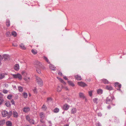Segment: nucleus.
<instances>
[{"instance_id":"f257e3e1","label":"nucleus","mask_w":126,"mask_h":126,"mask_svg":"<svg viewBox=\"0 0 126 126\" xmlns=\"http://www.w3.org/2000/svg\"><path fill=\"white\" fill-rule=\"evenodd\" d=\"M35 66L36 67V70L37 72L39 74L41 73V70L39 68H42V65L41 63L38 62H36L35 64Z\"/></svg>"},{"instance_id":"f03ea898","label":"nucleus","mask_w":126,"mask_h":126,"mask_svg":"<svg viewBox=\"0 0 126 126\" xmlns=\"http://www.w3.org/2000/svg\"><path fill=\"white\" fill-rule=\"evenodd\" d=\"M36 80L39 86H43V82L41 78L38 77H36Z\"/></svg>"},{"instance_id":"7ed1b4c3","label":"nucleus","mask_w":126,"mask_h":126,"mask_svg":"<svg viewBox=\"0 0 126 126\" xmlns=\"http://www.w3.org/2000/svg\"><path fill=\"white\" fill-rule=\"evenodd\" d=\"M39 116L41 118L40 121L42 123H45V121L43 120L45 118V115L43 112H41L39 113Z\"/></svg>"},{"instance_id":"20e7f679","label":"nucleus","mask_w":126,"mask_h":126,"mask_svg":"<svg viewBox=\"0 0 126 126\" xmlns=\"http://www.w3.org/2000/svg\"><path fill=\"white\" fill-rule=\"evenodd\" d=\"M10 56L7 54H4L3 55L2 60L4 61H7L10 60Z\"/></svg>"},{"instance_id":"39448f33","label":"nucleus","mask_w":126,"mask_h":126,"mask_svg":"<svg viewBox=\"0 0 126 126\" xmlns=\"http://www.w3.org/2000/svg\"><path fill=\"white\" fill-rule=\"evenodd\" d=\"M13 77L15 78H18L20 80H21L22 79V77L20 74L18 73L16 74H12Z\"/></svg>"},{"instance_id":"423d86ee","label":"nucleus","mask_w":126,"mask_h":126,"mask_svg":"<svg viewBox=\"0 0 126 126\" xmlns=\"http://www.w3.org/2000/svg\"><path fill=\"white\" fill-rule=\"evenodd\" d=\"M26 119L30 123L34 124V120L32 119H31L29 115H27L26 116Z\"/></svg>"},{"instance_id":"0eeeda50","label":"nucleus","mask_w":126,"mask_h":126,"mask_svg":"<svg viewBox=\"0 0 126 126\" xmlns=\"http://www.w3.org/2000/svg\"><path fill=\"white\" fill-rule=\"evenodd\" d=\"M78 84L80 86L84 87L87 86V85L85 83L82 81L79 82H78Z\"/></svg>"},{"instance_id":"6e6552de","label":"nucleus","mask_w":126,"mask_h":126,"mask_svg":"<svg viewBox=\"0 0 126 126\" xmlns=\"http://www.w3.org/2000/svg\"><path fill=\"white\" fill-rule=\"evenodd\" d=\"M111 97L110 96L108 97L107 98L106 103L107 104H110L111 101L112 100Z\"/></svg>"},{"instance_id":"1a4fd4ad","label":"nucleus","mask_w":126,"mask_h":126,"mask_svg":"<svg viewBox=\"0 0 126 126\" xmlns=\"http://www.w3.org/2000/svg\"><path fill=\"white\" fill-rule=\"evenodd\" d=\"M69 106L67 104L64 105L63 107V110H67L69 108Z\"/></svg>"},{"instance_id":"9d476101","label":"nucleus","mask_w":126,"mask_h":126,"mask_svg":"<svg viewBox=\"0 0 126 126\" xmlns=\"http://www.w3.org/2000/svg\"><path fill=\"white\" fill-rule=\"evenodd\" d=\"M30 110V108L28 107H25L23 108V111L25 113H27Z\"/></svg>"},{"instance_id":"9b49d317","label":"nucleus","mask_w":126,"mask_h":126,"mask_svg":"<svg viewBox=\"0 0 126 126\" xmlns=\"http://www.w3.org/2000/svg\"><path fill=\"white\" fill-rule=\"evenodd\" d=\"M2 114L3 117H6L8 116V112L5 110L2 112Z\"/></svg>"},{"instance_id":"f8f14e48","label":"nucleus","mask_w":126,"mask_h":126,"mask_svg":"<svg viewBox=\"0 0 126 126\" xmlns=\"http://www.w3.org/2000/svg\"><path fill=\"white\" fill-rule=\"evenodd\" d=\"M76 112V109L74 108H72L71 111V113L72 114H74Z\"/></svg>"},{"instance_id":"ddd939ff","label":"nucleus","mask_w":126,"mask_h":126,"mask_svg":"<svg viewBox=\"0 0 126 126\" xmlns=\"http://www.w3.org/2000/svg\"><path fill=\"white\" fill-rule=\"evenodd\" d=\"M13 115L14 117L15 118H17L18 116V115L17 112L15 111H13Z\"/></svg>"},{"instance_id":"4468645a","label":"nucleus","mask_w":126,"mask_h":126,"mask_svg":"<svg viewBox=\"0 0 126 126\" xmlns=\"http://www.w3.org/2000/svg\"><path fill=\"white\" fill-rule=\"evenodd\" d=\"M19 65L18 64H16L14 66V69L16 71L18 70L19 69Z\"/></svg>"},{"instance_id":"2eb2a0df","label":"nucleus","mask_w":126,"mask_h":126,"mask_svg":"<svg viewBox=\"0 0 126 126\" xmlns=\"http://www.w3.org/2000/svg\"><path fill=\"white\" fill-rule=\"evenodd\" d=\"M6 124L7 126H12V123L10 121H8L6 122Z\"/></svg>"},{"instance_id":"dca6fc26","label":"nucleus","mask_w":126,"mask_h":126,"mask_svg":"<svg viewBox=\"0 0 126 126\" xmlns=\"http://www.w3.org/2000/svg\"><path fill=\"white\" fill-rule=\"evenodd\" d=\"M75 78L78 80H81V78L80 76L78 75H77L75 76Z\"/></svg>"},{"instance_id":"f3484780","label":"nucleus","mask_w":126,"mask_h":126,"mask_svg":"<svg viewBox=\"0 0 126 126\" xmlns=\"http://www.w3.org/2000/svg\"><path fill=\"white\" fill-rule=\"evenodd\" d=\"M106 89L109 90H111L113 89L112 87L111 86L109 85H107L106 87Z\"/></svg>"},{"instance_id":"a211bd4d","label":"nucleus","mask_w":126,"mask_h":126,"mask_svg":"<svg viewBox=\"0 0 126 126\" xmlns=\"http://www.w3.org/2000/svg\"><path fill=\"white\" fill-rule=\"evenodd\" d=\"M49 68L51 70H56L55 67H54L53 66L50 64L49 65Z\"/></svg>"},{"instance_id":"6ab92c4d","label":"nucleus","mask_w":126,"mask_h":126,"mask_svg":"<svg viewBox=\"0 0 126 126\" xmlns=\"http://www.w3.org/2000/svg\"><path fill=\"white\" fill-rule=\"evenodd\" d=\"M68 82L69 84L72 87H73L75 86L74 84L72 81H68Z\"/></svg>"},{"instance_id":"aec40b11","label":"nucleus","mask_w":126,"mask_h":126,"mask_svg":"<svg viewBox=\"0 0 126 126\" xmlns=\"http://www.w3.org/2000/svg\"><path fill=\"white\" fill-rule=\"evenodd\" d=\"M79 96L80 98L83 99L85 97L83 94L82 93H79Z\"/></svg>"},{"instance_id":"412c9836","label":"nucleus","mask_w":126,"mask_h":126,"mask_svg":"<svg viewBox=\"0 0 126 126\" xmlns=\"http://www.w3.org/2000/svg\"><path fill=\"white\" fill-rule=\"evenodd\" d=\"M102 81L104 84H108L109 82L106 79H103L102 80Z\"/></svg>"},{"instance_id":"4be33fe9","label":"nucleus","mask_w":126,"mask_h":126,"mask_svg":"<svg viewBox=\"0 0 126 126\" xmlns=\"http://www.w3.org/2000/svg\"><path fill=\"white\" fill-rule=\"evenodd\" d=\"M115 86H118L119 88H120L121 87V84H119L118 82H115Z\"/></svg>"},{"instance_id":"5701e85b","label":"nucleus","mask_w":126,"mask_h":126,"mask_svg":"<svg viewBox=\"0 0 126 126\" xmlns=\"http://www.w3.org/2000/svg\"><path fill=\"white\" fill-rule=\"evenodd\" d=\"M18 90L20 92H22L23 90V87L21 86H18Z\"/></svg>"},{"instance_id":"b1692460","label":"nucleus","mask_w":126,"mask_h":126,"mask_svg":"<svg viewBox=\"0 0 126 126\" xmlns=\"http://www.w3.org/2000/svg\"><path fill=\"white\" fill-rule=\"evenodd\" d=\"M97 93L99 94H101L102 93L103 90L101 89H98L97 90Z\"/></svg>"},{"instance_id":"393cba45","label":"nucleus","mask_w":126,"mask_h":126,"mask_svg":"<svg viewBox=\"0 0 126 126\" xmlns=\"http://www.w3.org/2000/svg\"><path fill=\"white\" fill-rule=\"evenodd\" d=\"M6 36L8 37H10L11 35V33L9 32H6Z\"/></svg>"},{"instance_id":"a878e982","label":"nucleus","mask_w":126,"mask_h":126,"mask_svg":"<svg viewBox=\"0 0 126 126\" xmlns=\"http://www.w3.org/2000/svg\"><path fill=\"white\" fill-rule=\"evenodd\" d=\"M5 105L7 107H10L11 106V103L10 102L7 101L5 103Z\"/></svg>"},{"instance_id":"bb28decb","label":"nucleus","mask_w":126,"mask_h":126,"mask_svg":"<svg viewBox=\"0 0 126 126\" xmlns=\"http://www.w3.org/2000/svg\"><path fill=\"white\" fill-rule=\"evenodd\" d=\"M43 58L48 63H50V62H49V61L48 59L47 58L46 56H44L43 57Z\"/></svg>"},{"instance_id":"cd10ccee","label":"nucleus","mask_w":126,"mask_h":126,"mask_svg":"<svg viewBox=\"0 0 126 126\" xmlns=\"http://www.w3.org/2000/svg\"><path fill=\"white\" fill-rule=\"evenodd\" d=\"M6 24L8 27L10 26V21L8 19H7L6 21Z\"/></svg>"},{"instance_id":"c85d7f7f","label":"nucleus","mask_w":126,"mask_h":126,"mask_svg":"<svg viewBox=\"0 0 126 126\" xmlns=\"http://www.w3.org/2000/svg\"><path fill=\"white\" fill-rule=\"evenodd\" d=\"M23 97L24 98H26L28 96V94L26 93H23Z\"/></svg>"},{"instance_id":"c756f323","label":"nucleus","mask_w":126,"mask_h":126,"mask_svg":"<svg viewBox=\"0 0 126 126\" xmlns=\"http://www.w3.org/2000/svg\"><path fill=\"white\" fill-rule=\"evenodd\" d=\"M20 47L22 49H25L26 48L25 46L22 43H21L20 44Z\"/></svg>"},{"instance_id":"7c9ffc66","label":"nucleus","mask_w":126,"mask_h":126,"mask_svg":"<svg viewBox=\"0 0 126 126\" xmlns=\"http://www.w3.org/2000/svg\"><path fill=\"white\" fill-rule=\"evenodd\" d=\"M5 121L3 120L0 121V125L1 126L3 125L5 123Z\"/></svg>"},{"instance_id":"2f4dec72","label":"nucleus","mask_w":126,"mask_h":126,"mask_svg":"<svg viewBox=\"0 0 126 126\" xmlns=\"http://www.w3.org/2000/svg\"><path fill=\"white\" fill-rule=\"evenodd\" d=\"M5 77L4 74L3 73H0V79H2Z\"/></svg>"},{"instance_id":"473e14b6","label":"nucleus","mask_w":126,"mask_h":126,"mask_svg":"<svg viewBox=\"0 0 126 126\" xmlns=\"http://www.w3.org/2000/svg\"><path fill=\"white\" fill-rule=\"evenodd\" d=\"M12 113L11 111H10L9 112H8V116L9 117H10L12 115Z\"/></svg>"},{"instance_id":"72a5a7b5","label":"nucleus","mask_w":126,"mask_h":126,"mask_svg":"<svg viewBox=\"0 0 126 126\" xmlns=\"http://www.w3.org/2000/svg\"><path fill=\"white\" fill-rule=\"evenodd\" d=\"M59 111V109L58 108H56L54 110V112L55 113L58 112Z\"/></svg>"},{"instance_id":"f704fd0d","label":"nucleus","mask_w":126,"mask_h":126,"mask_svg":"<svg viewBox=\"0 0 126 126\" xmlns=\"http://www.w3.org/2000/svg\"><path fill=\"white\" fill-rule=\"evenodd\" d=\"M42 109L44 110H46L47 108L46 106L44 104L42 107Z\"/></svg>"},{"instance_id":"c9c22d12","label":"nucleus","mask_w":126,"mask_h":126,"mask_svg":"<svg viewBox=\"0 0 126 126\" xmlns=\"http://www.w3.org/2000/svg\"><path fill=\"white\" fill-rule=\"evenodd\" d=\"M12 35L14 36H16L17 35V33L15 32H12L11 33V35Z\"/></svg>"},{"instance_id":"e433bc0d","label":"nucleus","mask_w":126,"mask_h":126,"mask_svg":"<svg viewBox=\"0 0 126 126\" xmlns=\"http://www.w3.org/2000/svg\"><path fill=\"white\" fill-rule=\"evenodd\" d=\"M31 51L34 54H36L37 53V51L36 50L32 49Z\"/></svg>"},{"instance_id":"4c0bfd02","label":"nucleus","mask_w":126,"mask_h":126,"mask_svg":"<svg viewBox=\"0 0 126 126\" xmlns=\"http://www.w3.org/2000/svg\"><path fill=\"white\" fill-rule=\"evenodd\" d=\"M58 79L60 80V81L61 82H62V83H63V84H66V83L61 78H58Z\"/></svg>"},{"instance_id":"58836bf2","label":"nucleus","mask_w":126,"mask_h":126,"mask_svg":"<svg viewBox=\"0 0 126 126\" xmlns=\"http://www.w3.org/2000/svg\"><path fill=\"white\" fill-rule=\"evenodd\" d=\"M12 96L11 94H9L8 95L7 98L8 99H10L12 98Z\"/></svg>"},{"instance_id":"ea45409f","label":"nucleus","mask_w":126,"mask_h":126,"mask_svg":"<svg viewBox=\"0 0 126 126\" xmlns=\"http://www.w3.org/2000/svg\"><path fill=\"white\" fill-rule=\"evenodd\" d=\"M52 100V99L50 97H49L47 98V101L49 102V101H51Z\"/></svg>"},{"instance_id":"a19ab883","label":"nucleus","mask_w":126,"mask_h":126,"mask_svg":"<svg viewBox=\"0 0 126 126\" xmlns=\"http://www.w3.org/2000/svg\"><path fill=\"white\" fill-rule=\"evenodd\" d=\"M61 90V88L59 86H58L57 88V91L58 92H60Z\"/></svg>"},{"instance_id":"79ce46f5","label":"nucleus","mask_w":126,"mask_h":126,"mask_svg":"<svg viewBox=\"0 0 126 126\" xmlns=\"http://www.w3.org/2000/svg\"><path fill=\"white\" fill-rule=\"evenodd\" d=\"M97 99L96 98H94L93 99V101H94V103H97Z\"/></svg>"},{"instance_id":"37998d69","label":"nucleus","mask_w":126,"mask_h":126,"mask_svg":"<svg viewBox=\"0 0 126 126\" xmlns=\"http://www.w3.org/2000/svg\"><path fill=\"white\" fill-rule=\"evenodd\" d=\"M3 94H2L1 93H0V98H1L2 99H3Z\"/></svg>"},{"instance_id":"c03bdc74","label":"nucleus","mask_w":126,"mask_h":126,"mask_svg":"<svg viewBox=\"0 0 126 126\" xmlns=\"http://www.w3.org/2000/svg\"><path fill=\"white\" fill-rule=\"evenodd\" d=\"M11 102L12 105H15V101L14 99H12L11 100Z\"/></svg>"},{"instance_id":"a18cd8bd","label":"nucleus","mask_w":126,"mask_h":126,"mask_svg":"<svg viewBox=\"0 0 126 126\" xmlns=\"http://www.w3.org/2000/svg\"><path fill=\"white\" fill-rule=\"evenodd\" d=\"M8 91L6 90H4L3 91V93L4 94L7 93H8Z\"/></svg>"},{"instance_id":"49530a36","label":"nucleus","mask_w":126,"mask_h":126,"mask_svg":"<svg viewBox=\"0 0 126 126\" xmlns=\"http://www.w3.org/2000/svg\"><path fill=\"white\" fill-rule=\"evenodd\" d=\"M29 78H24V80H25L26 81H28L29 79Z\"/></svg>"},{"instance_id":"de8ad7c7","label":"nucleus","mask_w":126,"mask_h":126,"mask_svg":"<svg viewBox=\"0 0 126 126\" xmlns=\"http://www.w3.org/2000/svg\"><path fill=\"white\" fill-rule=\"evenodd\" d=\"M3 101V99H2L1 98H0V105L1 104L2 102Z\"/></svg>"},{"instance_id":"09e8293b","label":"nucleus","mask_w":126,"mask_h":126,"mask_svg":"<svg viewBox=\"0 0 126 126\" xmlns=\"http://www.w3.org/2000/svg\"><path fill=\"white\" fill-rule=\"evenodd\" d=\"M89 95L90 96H92V93L91 91H90L89 92Z\"/></svg>"},{"instance_id":"8fccbe9b","label":"nucleus","mask_w":126,"mask_h":126,"mask_svg":"<svg viewBox=\"0 0 126 126\" xmlns=\"http://www.w3.org/2000/svg\"><path fill=\"white\" fill-rule=\"evenodd\" d=\"M97 115L101 117L102 115V114L101 112H99L97 113Z\"/></svg>"},{"instance_id":"3c124183","label":"nucleus","mask_w":126,"mask_h":126,"mask_svg":"<svg viewBox=\"0 0 126 126\" xmlns=\"http://www.w3.org/2000/svg\"><path fill=\"white\" fill-rule=\"evenodd\" d=\"M58 74L59 75H60L61 76L63 75V74H62V73L61 72H59L58 73Z\"/></svg>"},{"instance_id":"603ef678","label":"nucleus","mask_w":126,"mask_h":126,"mask_svg":"<svg viewBox=\"0 0 126 126\" xmlns=\"http://www.w3.org/2000/svg\"><path fill=\"white\" fill-rule=\"evenodd\" d=\"M33 91L34 93H37L36 88V87L33 90Z\"/></svg>"},{"instance_id":"864d4df0","label":"nucleus","mask_w":126,"mask_h":126,"mask_svg":"<svg viewBox=\"0 0 126 126\" xmlns=\"http://www.w3.org/2000/svg\"><path fill=\"white\" fill-rule=\"evenodd\" d=\"M12 45L14 47H16L17 46V44H16L13 43Z\"/></svg>"},{"instance_id":"5fc2aeb1","label":"nucleus","mask_w":126,"mask_h":126,"mask_svg":"<svg viewBox=\"0 0 126 126\" xmlns=\"http://www.w3.org/2000/svg\"><path fill=\"white\" fill-rule=\"evenodd\" d=\"M63 88L65 90H68V88L67 87H63Z\"/></svg>"},{"instance_id":"6e6d98bb","label":"nucleus","mask_w":126,"mask_h":126,"mask_svg":"<svg viewBox=\"0 0 126 126\" xmlns=\"http://www.w3.org/2000/svg\"><path fill=\"white\" fill-rule=\"evenodd\" d=\"M64 79L66 80H68V79L67 78L66 76H64L63 77Z\"/></svg>"},{"instance_id":"4d7b16f0","label":"nucleus","mask_w":126,"mask_h":126,"mask_svg":"<svg viewBox=\"0 0 126 126\" xmlns=\"http://www.w3.org/2000/svg\"><path fill=\"white\" fill-rule=\"evenodd\" d=\"M48 123L50 124V125H49V126H51V122L50 121H49L48 122Z\"/></svg>"},{"instance_id":"13d9d810","label":"nucleus","mask_w":126,"mask_h":126,"mask_svg":"<svg viewBox=\"0 0 126 126\" xmlns=\"http://www.w3.org/2000/svg\"><path fill=\"white\" fill-rule=\"evenodd\" d=\"M2 56L0 54V60H2Z\"/></svg>"},{"instance_id":"bf43d9fd","label":"nucleus","mask_w":126,"mask_h":126,"mask_svg":"<svg viewBox=\"0 0 126 126\" xmlns=\"http://www.w3.org/2000/svg\"><path fill=\"white\" fill-rule=\"evenodd\" d=\"M97 126H101V125L99 123L97 124Z\"/></svg>"},{"instance_id":"052dcab7","label":"nucleus","mask_w":126,"mask_h":126,"mask_svg":"<svg viewBox=\"0 0 126 126\" xmlns=\"http://www.w3.org/2000/svg\"><path fill=\"white\" fill-rule=\"evenodd\" d=\"M1 60H0V65H1V64H2L1 62Z\"/></svg>"},{"instance_id":"680f3d73","label":"nucleus","mask_w":126,"mask_h":126,"mask_svg":"<svg viewBox=\"0 0 126 126\" xmlns=\"http://www.w3.org/2000/svg\"><path fill=\"white\" fill-rule=\"evenodd\" d=\"M108 109H109L110 108V106H109L108 107Z\"/></svg>"},{"instance_id":"e2e57ef3","label":"nucleus","mask_w":126,"mask_h":126,"mask_svg":"<svg viewBox=\"0 0 126 126\" xmlns=\"http://www.w3.org/2000/svg\"><path fill=\"white\" fill-rule=\"evenodd\" d=\"M64 126H69V125H64Z\"/></svg>"},{"instance_id":"0e129e2a","label":"nucleus","mask_w":126,"mask_h":126,"mask_svg":"<svg viewBox=\"0 0 126 126\" xmlns=\"http://www.w3.org/2000/svg\"><path fill=\"white\" fill-rule=\"evenodd\" d=\"M118 90H119V91H121V89L120 88H119V89H118Z\"/></svg>"},{"instance_id":"69168bd1","label":"nucleus","mask_w":126,"mask_h":126,"mask_svg":"<svg viewBox=\"0 0 126 126\" xmlns=\"http://www.w3.org/2000/svg\"><path fill=\"white\" fill-rule=\"evenodd\" d=\"M42 126H46L45 125H42Z\"/></svg>"},{"instance_id":"338daca9","label":"nucleus","mask_w":126,"mask_h":126,"mask_svg":"<svg viewBox=\"0 0 126 126\" xmlns=\"http://www.w3.org/2000/svg\"><path fill=\"white\" fill-rule=\"evenodd\" d=\"M29 96H30L31 95L30 94H29Z\"/></svg>"},{"instance_id":"774afa93","label":"nucleus","mask_w":126,"mask_h":126,"mask_svg":"<svg viewBox=\"0 0 126 126\" xmlns=\"http://www.w3.org/2000/svg\"><path fill=\"white\" fill-rule=\"evenodd\" d=\"M31 126L30 125H27V126Z\"/></svg>"}]
</instances>
